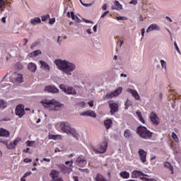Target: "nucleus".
I'll list each match as a JSON object with an SVG mask.
<instances>
[{"instance_id":"nucleus-1","label":"nucleus","mask_w":181,"mask_h":181,"mask_svg":"<svg viewBox=\"0 0 181 181\" xmlns=\"http://www.w3.org/2000/svg\"><path fill=\"white\" fill-rule=\"evenodd\" d=\"M54 63L62 73H65L67 76H71V72L76 70V64L71 63L66 59L62 60L60 59H56Z\"/></svg>"},{"instance_id":"nucleus-2","label":"nucleus","mask_w":181,"mask_h":181,"mask_svg":"<svg viewBox=\"0 0 181 181\" xmlns=\"http://www.w3.org/2000/svg\"><path fill=\"white\" fill-rule=\"evenodd\" d=\"M59 128L64 134H66V135H71V136L75 138V139H78V138H80V134H78V132L76 130L74 127H71V124L69 122H60Z\"/></svg>"},{"instance_id":"nucleus-3","label":"nucleus","mask_w":181,"mask_h":181,"mask_svg":"<svg viewBox=\"0 0 181 181\" xmlns=\"http://www.w3.org/2000/svg\"><path fill=\"white\" fill-rule=\"evenodd\" d=\"M41 104H42L43 107L48 110L49 111H59L60 108H62V104L59 102H56L54 100H42L41 101Z\"/></svg>"},{"instance_id":"nucleus-4","label":"nucleus","mask_w":181,"mask_h":181,"mask_svg":"<svg viewBox=\"0 0 181 181\" xmlns=\"http://www.w3.org/2000/svg\"><path fill=\"white\" fill-rule=\"evenodd\" d=\"M136 133L143 139H151L152 138V133L146 129L145 127H138L136 129Z\"/></svg>"},{"instance_id":"nucleus-5","label":"nucleus","mask_w":181,"mask_h":181,"mask_svg":"<svg viewBox=\"0 0 181 181\" xmlns=\"http://www.w3.org/2000/svg\"><path fill=\"white\" fill-rule=\"evenodd\" d=\"M107 148H108V143L103 141L100 144L98 148H95L94 146H90V151L91 153H105L107 152Z\"/></svg>"},{"instance_id":"nucleus-6","label":"nucleus","mask_w":181,"mask_h":181,"mask_svg":"<svg viewBox=\"0 0 181 181\" xmlns=\"http://www.w3.org/2000/svg\"><path fill=\"white\" fill-rule=\"evenodd\" d=\"M122 93V88L120 87L117 89H116L113 92H108L105 96L104 97L105 100H111L112 98H114V97H118L119 94Z\"/></svg>"},{"instance_id":"nucleus-7","label":"nucleus","mask_w":181,"mask_h":181,"mask_svg":"<svg viewBox=\"0 0 181 181\" xmlns=\"http://www.w3.org/2000/svg\"><path fill=\"white\" fill-rule=\"evenodd\" d=\"M10 81L13 84H18L19 83H23V76L21 74H14L11 78Z\"/></svg>"},{"instance_id":"nucleus-8","label":"nucleus","mask_w":181,"mask_h":181,"mask_svg":"<svg viewBox=\"0 0 181 181\" xmlns=\"http://www.w3.org/2000/svg\"><path fill=\"white\" fill-rule=\"evenodd\" d=\"M75 164H76L77 166H80V168H84V166L87 165V160H86L83 156H79L76 158Z\"/></svg>"},{"instance_id":"nucleus-9","label":"nucleus","mask_w":181,"mask_h":181,"mask_svg":"<svg viewBox=\"0 0 181 181\" xmlns=\"http://www.w3.org/2000/svg\"><path fill=\"white\" fill-rule=\"evenodd\" d=\"M25 114V106L23 105H18L16 107V115H18L19 118H22Z\"/></svg>"},{"instance_id":"nucleus-10","label":"nucleus","mask_w":181,"mask_h":181,"mask_svg":"<svg viewBox=\"0 0 181 181\" xmlns=\"http://www.w3.org/2000/svg\"><path fill=\"white\" fill-rule=\"evenodd\" d=\"M109 106L110 108V114L111 115H114L115 112H118V104L115 103L112 101L109 102Z\"/></svg>"},{"instance_id":"nucleus-11","label":"nucleus","mask_w":181,"mask_h":181,"mask_svg":"<svg viewBox=\"0 0 181 181\" xmlns=\"http://www.w3.org/2000/svg\"><path fill=\"white\" fill-rule=\"evenodd\" d=\"M150 120L154 125H159V117L156 113L152 112L150 115Z\"/></svg>"},{"instance_id":"nucleus-12","label":"nucleus","mask_w":181,"mask_h":181,"mask_svg":"<svg viewBox=\"0 0 181 181\" xmlns=\"http://www.w3.org/2000/svg\"><path fill=\"white\" fill-rule=\"evenodd\" d=\"M44 90L47 91V93H52V94L59 93V89L53 86H45Z\"/></svg>"},{"instance_id":"nucleus-13","label":"nucleus","mask_w":181,"mask_h":181,"mask_svg":"<svg viewBox=\"0 0 181 181\" xmlns=\"http://www.w3.org/2000/svg\"><path fill=\"white\" fill-rule=\"evenodd\" d=\"M21 142V138L17 137L13 143L11 142L8 145H7V149H15L16 146H18V144Z\"/></svg>"},{"instance_id":"nucleus-14","label":"nucleus","mask_w":181,"mask_h":181,"mask_svg":"<svg viewBox=\"0 0 181 181\" xmlns=\"http://www.w3.org/2000/svg\"><path fill=\"white\" fill-rule=\"evenodd\" d=\"M80 115H81L82 117H92V118L97 117V114H95L93 110H88L86 112H81Z\"/></svg>"},{"instance_id":"nucleus-15","label":"nucleus","mask_w":181,"mask_h":181,"mask_svg":"<svg viewBox=\"0 0 181 181\" xmlns=\"http://www.w3.org/2000/svg\"><path fill=\"white\" fill-rule=\"evenodd\" d=\"M138 153L139 155L140 160L143 163H145L146 162V151H144V149L140 148L138 151Z\"/></svg>"},{"instance_id":"nucleus-16","label":"nucleus","mask_w":181,"mask_h":181,"mask_svg":"<svg viewBox=\"0 0 181 181\" xmlns=\"http://www.w3.org/2000/svg\"><path fill=\"white\" fill-rule=\"evenodd\" d=\"M142 176H148L147 175L144 174L141 171L139 170H134L132 173V177L135 179L136 177L141 178Z\"/></svg>"},{"instance_id":"nucleus-17","label":"nucleus","mask_w":181,"mask_h":181,"mask_svg":"<svg viewBox=\"0 0 181 181\" xmlns=\"http://www.w3.org/2000/svg\"><path fill=\"white\" fill-rule=\"evenodd\" d=\"M127 93H130V94L132 95L133 97H134L135 100H141V97L139 96L138 91H136L134 89L128 88Z\"/></svg>"},{"instance_id":"nucleus-18","label":"nucleus","mask_w":181,"mask_h":181,"mask_svg":"<svg viewBox=\"0 0 181 181\" xmlns=\"http://www.w3.org/2000/svg\"><path fill=\"white\" fill-rule=\"evenodd\" d=\"M152 30H160V27H159L158 24H151L150 26L148 27L146 33H149V32H152Z\"/></svg>"},{"instance_id":"nucleus-19","label":"nucleus","mask_w":181,"mask_h":181,"mask_svg":"<svg viewBox=\"0 0 181 181\" xmlns=\"http://www.w3.org/2000/svg\"><path fill=\"white\" fill-rule=\"evenodd\" d=\"M27 69L30 71H32V73H35L36 70L37 69V66L36 64L33 62H30L28 64Z\"/></svg>"},{"instance_id":"nucleus-20","label":"nucleus","mask_w":181,"mask_h":181,"mask_svg":"<svg viewBox=\"0 0 181 181\" xmlns=\"http://www.w3.org/2000/svg\"><path fill=\"white\" fill-rule=\"evenodd\" d=\"M9 131L4 129V128H0V137L3 138H9Z\"/></svg>"},{"instance_id":"nucleus-21","label":"nucleus","mask_w":181,"mask_h":181,"mask_svg":"<svg viewBox=\"0 0 181 181\" xmlns=\"http://www.w3.org/2000/svg\"><path fill=\"white\" fill-rule=\"evenodd\" d=\"M66 94L76 95L77 92H76V89L71 86H66V91L65 92Z\"/></svg>"},{"instance_id":"nucleus-22","label":"nucleus","mask_w":181,"mask_h":181,"mask_svg":"<svg viewBox=\"0 0 181 181\" xmlns=\"http://www.w3.org/2000/svg\"><path fill=\"white\" fill-rule=\"evenodd\" d=\"M104 125L106 128V129H110L111 127H112V119H107L104 121Z\"/></svg>"},{"instance_id":"nucleus-23","label":"nucleus","mask_w":181,"mask_h":181,"mask_svg":"<svg viewBox=\"0 0 181 181\" xmlns=\"http://www.w3.org/2000/svg\"><path fill=\"white\" fill-rule=\"evenodd\" d=\"M114 4L115 6H112V9H115L116 11H121V9H122V6L119 4V1H115Z\"/></svg>"},{"instance_id":"nucleus-24","label":"nucleus","mask_w":181,"mask_h":181,"mask_svg":"<svg viewBox=\"0 0 181 181\" xmlns=\"http://www.w3.org/2000/svg\"><path fill=\"white\" fill-rule=\"evenodd\" d=\"M30 22L32 25H37V23H40L42 22V20H40V18L39 17H35L31 18Z\"/></svg>"},{"instance_id":"nucleus-25","label":"nucleus","mask_w":181,"mask_h":181,"mask_svg":"<svg viewBox=\"0 0 181 181\" xmlns=\"http://www.w3.org/2000/svg\"><path fill=\"white\" fill-rule=\"evenodd\" d=\"M40 64H41V67L44 68L45 70H47V71L50 70V66L47 62L44 61H40Z\"/></svg>"},{"instance_id":"nucleus-26","label":"nucleus","mask_w":181,"mask_h":181,"mask_svg":"<svg viewBox=\"0 0 181 181\" xmlns=\"http://www.w3.org/2000/svg\"><path fill=\"white\" fill-rule=\"evenodd\" d=\"M42 53V51L40 50H35L30 54H28V57H37L39 54Z\"/></svg>"},{"instance_id":"nucleus-27","label":"nucleus","mask_w":181,"mask_h":181,"mask_svg":"<svg viewBox=\"0 0 181 181\" xmlns=\"http://www.w3.org/2000/svg\"><path fill=\"white\" fill-rule=\"evenodd\" d=\"M73 163H74V160H71L70 161H66L65 165H69V168L68 169V172H73Z\"/></svg>"},{"instance_id":"nucleus-28","label":"nucleus","mask_w":181,"mask_h":181,"mask_svg":"<svg viewBox=\"0 0 181 181\" xmlns=\"http://www.w3.org/2000/svg\"><path fill=\"white\" fill-rule=\"evenodd\" d=\"M119 176L123 179H129V173L127 171H122L119 173Z\"/></svg>"},{"instance_id":"nucleus-29","label":"nucleus","mask_w":181,"mask_h":181,"mask_svg":"<svg viewBox=\"0 0 181 181\" xmlns=\"http://www.w3.org/2000/svg\"><path fill=\"white\" fill-rule=\"evenodd\" d=\"M95 181H108L100 174H98L95 178Z\"/></svg>"},{"instance_id":"nucleus-30","label":"nucleus","mask_w":181,"mask_h":181,"mask_svg":"<svg viewBox=\"0 0 181 181\" xmlns=\"http://www.w3.org/2000/svg\"><path fill=\"white\" fill-rule=\"evenodd\" d=\"M164 167L169 169V170H171V173L173 174V167L172 166V164H170V163L165 162L164 163Z\"/></svg>"},{"instance_id":"nucleus-31","label":"nucleus","mask_w":181,"mask_h":181,"mask_svg":"<svg viewBox=\"0 0 181 181\" xmlns=\"http://www.w3.org/2000/svg\"><path fill=\"white\" fill-rule=\"evenodd\" d=\"M8 137H0V144H3V145H6V148H8Z\"/></svg>"},{"instance_id":"nucleus-32","label":"nucleus","mask_w":181,"mask_h":181,"mask_svg":"<svg viewBox=\"0 0 181 181\" xmlns=\"http://www.w3.org/2000/svg\"><path fill=\"white\" fill-rule=\"evenodd\" d=\"M6 102H5L4 100L0 99V110H4L6 108Z\"/></svg>"},{"instance_id":"nucleus-33","label":"nucleus","mask_w":181,"mask_h":181,"mask_svg":"<svg viewBox=\"0 0 181 181\" xmlns=\"http://www.w3.org/2000/svg\"><path fill=\"white\" fill-rule=\"evenodd\" d=\"M160 64H161L162 69H163L165 70V71H167V70H168L167 66H168V65H167L166 62H165V60L161 59V60L160 61Z\"/></svg>"},{"instance_id":"nucleus-34","label":"nucleus","mask_w":181,"mask_h":181,"mask_svg":"<svg viewBox=\"0 0 181 181\" xmlns=\"http://www.w3.org/2000/svg\"><path fill=\"white\" fill-rule=\"evenodd\" d=\"M139 121L142 122V124H145V119H144V117H142V113L141 112H136Z\"/></svg>"},{"instance_id":"nucleus-35","label":"nucleus","mask_w":181,"mask_h":181,"mask_svg":"<svg viewBox=\"0 0 181 181\" xmlns=\"http://www.w3.org/2000/svg\"><path fill=\"white\" fill-rule=\"evenodd\" d=\"M124 138H130L131 137V131L129 129H126L124 132Z\"/></svg>"},{"instance_id":"nucleus-36","label":"nucleus","mask_w":181,"mask_h":181,"mask_svg":"<svg viewBox=\"0 0 181 181\" xmlns=\"http://www.w3.org/2000/svg\"><path fill=\"white\" fill-rule=\"evenodd\" d=\"M124 105H125V110H128V108H129V107L132 105V102H131V100L127 99V100L124 103Z\"/></svg>"},{"instance_id":"nucleus-37","label":"nucleus","mask_w":181,"mask_h":181,"mask_svg":"<svg viewBox=\"0 0 181 181\" xmlns=\"http://www.w3.org/2000/svg\"><path fill=\"white\" fill-rule=\"evenodd\" d=\"M9 83L6 82V76H5L3 80L1 81V85L2 87H6Z\"/></svg>"},{"instance_id":"nucleus-38","label":"nucleus","mask_w":181,"mask_h":181,"mask_svg":"<svg viewBox=\"0 0 181 181\" xmlns=\"http://www.w3.org/2000/svg\"><path fill=\"white\" fill-rule=\"evenodd\" d=\"M63 172H66V173H71V172H69V168H67V166L62 165L60 166Z\"/></svg>"},{"instance_id":"nucleus-39","label":"nucleus","mask_w":181,"mask_h":181,"mask_svg":"<svg viewBox=\"0 0 181 181\" xmlns=\"http://www.w3.org/2000/svg\"><path fill=\"white\" fill-rule=\"evenodd\" d=\"M70 11H71V5H66L64 6V13H66V12H70Z\"/></svg>"},{"instance_id":"nucleus-40","label":"nucleus","mask_w":181,"mask_h":181,"mask_svg":"<svg viewBox=\"0 0 181 181\" xmlns=\"http://www.w3.org/2000/svg\"><path fill=\"white\" fill-rule=\"evenodd\" d=\"M49 18H50V15H49V14H47L45 16H42L41 21L42 22H46V21H47Z\"/></svg>"},{"instance_id":"nucleus-41","label":"nucleus","mask_w":181,"mask_h":181,"mask_svg":"<svg viewBox=\"0 0 181 181\" xmlns=\"http://www.w3.org/2000/svg\"><path fill=\"white\" fill-rule=\"evenodd\" d=\"M35 144H36V141H27L25 142V144L27 145V146H33V145H35Z\"/></svg>"},{"instance_id":"nucleus-42","label":"nucleus","mask_w":181,"mask_h":181,"mask_svg":"<svg viewBox=\"0 0 181 181\" xmlns=\"http://www.w3.org/2000/svg\"><path fill=\"white\" fill-rule=\"evenodd\" d=\"M172 138L175 141V142H179V138L177 137V135L175 134V132L172 133Z\"/></svg>"},{"instance_id":"nucleus-43","label":"nucleus","mask_w":181,"mask_h":181,"mask_svg":"<svg viewBox=\"0 0 181 181\" xmlns=\"http://www.w3.org/2000/svg\"><path fill=\"white\" fill-rule=\"evenodd\" d=\"M71 18L72 21H76L78 17L74 14V11H71Z\"/></svg>"},{"instance_id":"nucleus-44","label":"nucleus","mask_w":181,"mask_h":181,"mask_svg":"<svg viewBox=\"0 0 181 181\" xmlns=\"http://www.w3.org/2000/svg\"><path fill=\"white\" fill-rule=\"evenodd\" d=\"M59 88H61V90H63L64 93H66V91H67V86L64 85H60Z\"/></svg>"},{"instance_id":"nucleus-45","label":"nucleus","mask_w":181,"mask_h":181,"mask_svg":"<svg viewBox=\"0 0 181 181\" xmlns=\"http://www.w3.org/2000/svg\"><path fill=\"white\" fill-rule=\"evenodd\" d=\"M174 46L175 47V50H177V53L180 54V49H179V47L177 46V43L176 41L174 42Z\"/></svg>"},{"instance_id":"nucleus-46","label":"nucleus","mask_w":181,"mask_h":181,"mask_svg":"<svg viewBox=\"0 0 181 181\" xmlns=\"http://www.w3.org/2000/svg\"><path fill=\"white\" fill-rule=\"evenodd\" d=\"M54 22H56V18H49V25H53Z\"/></svg>"},{"instance_id":"nucleus-47","label":"nucleus","mask_w":181,"mask_h":181,"mask_svg":"<svg viewBox=\"0 0 181 181\" xmlns=\"http://www.w3.org/2000/svg\"><path fill=\"white\" fill-rule=\"evenodd\" d=\"M81 5H83V6L89 7V6H93V3H91V4H84L83 2H81Z\"/></svg>"},{"instance_id":"nucleus-48","label":"nucleus","mask_w":181,"mask_h":181,"mask_svg":"<svg viewBox=\"0 0 181 181\" xmlns=\"http://www.w3.org/2000/svg\"><path fill=\"white\" fill-rule=\"evenodd\" d=\"M130 5H136L138 4V0H132L129 2Z\"/></svg>"},{"instance_id":"nucleus-49","label":"nucleus","mask_w":181,"mask_h":181,"mask_svg":"<svg viewBox=\"0 0 181 181\" xmlns=\"http://www.w3.org/2000/svg\"><path fill=\"white\" fill-rule=\"evenodd\" d=\"M57 43H58V45H60L62 43V36L59 35L57 37Z\"/></svg>"},{"instance_id":"nucleus-50","label":"nucleus","mask_w":181,"mask_h":181,"mask_svg":"<svg viewBox=\"0 0 181 181\" xmlns=\"http://www.w3.org/2000/svg\"><path fill=\"white\" fill-rule=\"evenodd\" d=\"M5 5V1L4 0H0V8L2 9Z\"/></svg>"},{"instance_id":"nucleus-51","label":"nucleus","mask_w":181,"mask_h":181,"mask_svg":"<svg viewBox=\"0 0 181 181\" xmlns=\"http://www.w3.org/2000/svg\"><path fill=\"white\" fill-rule=\"evenodd\" d=\"M82 21L85 22V23H93V21L83 18Z\"/></svg>"},{"instance_id":"nucleus-52","label":"nucleus","mask_w":181,"mask_h":181,"mask_svg":"<svg viewBox=\"0 0 181 181\" xmlns=\"http://www.w3.org/2000/svg\"><path fill=\"white\" fill-rule=\"evenodd\" d=\"M117 21H124L125 19V17L124 16H117L116 17Z\"/></svg>"},{"instance_id":"nucleus-53","label":"nucleus","mask_w":181,"mask_h":181,"mask_svg":"<svg viewBox=\"0 0 181 181\" xmlns=\"http://www.w3.org/2000/svg\"><path fill=\"white\" fill-rule=\"evenodd\" d=\"M38 45V42H33L31 46H30V48L31 49H33V47H36V45Z\"/></svg>"},{"instance_id":"nucleus-54","label":"nucleus","mask_w":181,"mask_h":181,"mask_svg":"<svg viewBox=\"0 0 181 181\" xmlns=\"http://www.w3.org/2000/svg\"><path fill=\"white\" fill-rule=\"evenodd\" d=\"M78 105H79V107H86V103L84 102H80L78 103Z\"/></svg>"},{"instance_id":"nucleus-55","label":"nucleus","mask_w":181,"mask_h":181,"mask_svg":"<svg viewBox=\"0 0 181 181\" xmlns=\"http://www.w3.org/2000/svg\"><path fill=\"white\" fill-rule=\"evenodd\" d=\"M109 13V11L104 12V13L100 16V18H105V16H107V14H108Z\"/></svg>"},{"instance_id":"nucleus-56","label":"nucleus","mask_w":181,"mask_h":181,"mask_svg":"<svg viewBox=\"0 0 181 181\" xmlns=\"http://www.w3.org/2000/svg\"><path fill=\"white\" fill-rule=\"evenodd\" d=\"M24 162L25 163H30V162H32V159H30V158H25L24 159Z\"/></svg>"},{"instance_id":"nucleus-57","label":"nucleus","mask_w":181,"mask_h":181,"mask_svg":"<svg viewBox=\"0 0 181 181\" xmlns=\"http://www.w3.org/2000/svg\"><path fill=\"white\" fill-rule=\"evenodd\" d=\"M141 39H144V36H145V28L141 29Z\"/></svg>"},{"instance_id":"nucleus-58","label":"nucleus","mask_w":181,"mask_h":181,"mask_svg":"<svg viewBox=\"0 0 181 181\" xmlns=\"http://www.w3.org/2000/svg\"><path fill=\"white\" fill-rule=\"evenodd\" d=\"M30 175H32V173L31 172H29V173H25L23 177H26L28 176H30Z\"/></svg>"},{"instance_id":"nucleus-59","label":"nucleus","mask_w":181,"mask_h":181,"mask_svg":"<svg viewBox=\"0 0 181 181\" xmlns=\"http://www.w3.org/2000/svg\"><path fill=\"white\" fill-rule=\"evenodd\" d=\"M86 33H87L88 35H92V34H93V32L91 31V29H90V28L87 29V30H86Z\"/></svg>"},{"instance_id":"nucleus-60","label":"nucleus","mask_w":181,"mask_h":181,"mask_svg":"<svg viewBox=\"0 0 181 181\" xmlns=\"http://www.w3.org/2000/svg\"><path fill=\"white\" fill-rule=\"evenodd\" d=\"M42 160H43L44 162H50V158H44L42 159Z\"/></svg>"},{"instance_id":"nucleus-61","label":"nucleus","mask_w":181,"mask_h":181,"mask_svg":"<svg viewBox=\"0 0 181 181\" xmlns=\"http://www.w3.org/2000/svg\"><path fill=\"white\" fill-rule=\"evenodd\" d=\"M88 105L90 107H94V103H93V101H90L88 103Z\"/></svg>"},{"instance_id":"nucleus-62","label":"nucleus","mask_w":181,"mask_h":181,"mask_svg":"<svg viewBox=\"0 0 181 181\" xmlns=\"http://www.w3.org/2000/svg\"><path fill=\"white\" fill-rule=\"evenodd\" d=\"M102 9H103V11H107V4L103 5V6H102Z\"/></svg>"},{"instance_id":"nucleus-63","label":"nucleus","mask_w":181,"mask_h":181,"mask_svg":"<svg viewBox=\"0 0 181 181\" xmlns=\"http://www.w3.org/2000/svg\"><path fill=\"white\" fill-rule=\"evenodd\" d=\"M93 29L95 33H97V25H94Z\"/></svg>"},{"instance_id":"nucleus-64","label":"nucleus","mask_w":181,"mask_h":181,"mask_svg":"<svg viewBox=\"0 0 181 181\" xmlns=\"http://www.w3.org/2000/svg\"><path fill=\"white\" fill-rule=\"evenodd\" d=\"M73 179L74 181H78V177L74 176Z\"/></svg>"}]
</instances>
